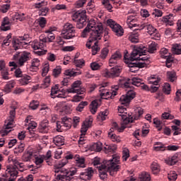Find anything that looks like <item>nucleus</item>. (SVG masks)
<instances>
[{
    "label": "nucleus",
    "mask_w": 181,
    "mask_h": 181,
    "mask_svg": "<svg viewBox=\"0 0 181 181\" xmlns=\"http://www.w3.org/2000/svg\"><path fill=\"white\" fill-rule=\"evenodd\" d=\"M128 158H129V150L124 148L122 151V159L123 160H127Z\"/></svg>",
    "instance_id": "63"
},
{
    "label": "nucleus",
    "mask_w": 181,
    "mask_h": 181,
    "mask_svg": "<svg viewBox=\"0 0 181 181\" xmlns=\"http://www.w3.org/2000/svg\"><path fill=\"white\" fill-rule=\"evenodd\" d=\"M107 24L108 26H110V28H111L112 32H114L116 36H123L124 29L119 24H118V23L115 22L112 19H108L107 21Z\"/></svg>",
    "instance_id": "13"
},
{
    "label": "nucleus",
    "mask_w": 181,
    "mask_h": 181,
    "mask_svg": "<svg viewBox=\"0 0 181 181\" xmlns=\"http://www.w3.org/2000/svg\"><path fill=\"white\" fill-rule=\"evenodd\" d=\"M136 115L133 117L134 119H139V117L144 114V109L139 107L135 110Z\"/></svg>",
    "instance_id": "57"
},
{
    "label": "nucleus",
    "mask_w": 181,
    "mask_h": 181,
    "mask_svg": "<svg viewBox=\"0 0 181 181\" xmlns=\"http://www.w3.org/2000/svg\"><path fill=\"white\" fill-rule=\"evenodd\" d=\"M11 8V4L6 3L5 4H2L0 6V11L2 12V13H6V12H8V11H9Z\"/></svg>",
    "instance_id": "56"
},
{
    "label": "nucleus",
    "mask_w": 181,
    "mask_h": 181,
    "mask_svg": "<svg viewBox=\"0 0 181 181\" xmlns=\"http://www.w3.org/2000/svg\"><path fill=\"white\" fill-rule=\"evenodd\" d=\"M135 91L129 89L127 94L122 95L119 98L120 104H122V105H127V104H129L132 100H134V98H135Z\"/></svg>",
    "instance_id": "15"
},
{
    "label": "nucleus",
    "mask_w": 181,
    "mask_h": 181,
    "mask_svg": "<svg viewBox=\"0 0 181 181\" xmlns=\"http://www.w3.org/2000/svg\"><path fill=\"white\" fill-rule=\"evenodd\" d=\"M126 23L130 29H132V28H136L135 29L136 32H141V30L145 28V25H140L138 23L136 17L133 15L127 16Z\"/></svg>",
    "instance_id": "12"
},
{
    "label": "nucleus",
    "mask_w": 181,
    "mask_h": 181,
    "mask_svg": "<svg viewBox=\"0 0 181 181\" xmlns=\"http://www.w3.org/2000/svg\"><path fill=\"white\" fill-rule=\"evenodd\" d=\"M130 83H132L133 86H136V87H139V86L144 84V81L138 77H134L130 80Z\"/></svg>",
    "instance_id": "45"
},
{
    "label": "nucleus",
    "mask_w": 181,
    "mask_h": 181,
    "mask_svg": "<svg viewBox=\"0 0 181 181\" xmlns=\"http://www.w3.org/2000/svg\"><path fill=\"white\" fill-rule=\"evenodd\" d=\"M103 30V23H95V21L93 19L89 21L86 28L83 30L81 34L82 37H87L90 35L89 42L86 43V47L88 49H91V46H93V44L96 40H100Z\"/></svg>",
    "instance_id": "2"
},
{
    "label": "nucleus",
    "mask_w": 181,
    "mask_h": 181,
    "mask_svg": "<svg viewBox=\"0 0 181 181\" xmlns=\"http://www.w3.org/2000/svg\"><path fill=\"white\" fill-rule=\"evenodd\" d=\"M29 60H30V52L24 51L20 54L17 64L18 67H22L25 66V63L29 62Z\"/></svg>",
    "instance_id": "17"
},
{
    "label": "nucleus",
    "mask_w": 181,
    "mask_h": 181,
    "mask_svg": "<svg viewBox=\"0 0 181 181\" xmlns=\"http://www.w3.org/2000/svg\"><path fill=\"white\" fill-rule=\"evenodd\" d=\"M50 86V76H47L44 78L41 84V88H47Z\"/></svg>",
    "instance_id": "54"
},
{
    "label": "nucleus",
    "mask_w": 181,
    "mask_h": 181,
    "mask_svg": "<svg viewBox=\"0 0 181 181\" xmlns=\"http://www.w3.org/2000/svg\"><path fill=\"white\" fill-rule=\"evenodd\" d=\"M74 63L76 67H83V66H84L85 64L84 59H75L74 61Z\"/></svg>",
    "instance_id": "62"
},
{
    "label": "nucleus",
    "mask_w": 181,
    "mask_h": 181,
    "mask_svg": "<svg viewBox=\"0 0 181 181\" xmlns=\"http://www.w3.org/2000/svg\"><path fill=\"white\" fill-rule=\"evenodd\" d=\"M51 97L52 98H56V97L58 98H64V94H63L62 90H59V85H55L52 87Z\"/></svg>",
    "instance_id": "21"
},
{
    "label": "nucleus",
    "mask_w": 181,
    "mask_h": 181,
    "mask_svg": "<svg viewBox=\"0 0 181 181\" xmlns=\"http://www.w3.org/2000/svg\"><path fill=\"white\" fill-rule=\"evenodd\" d=\"M101 159L98 157L93 158V166H97L99 170V176L100 179L104 180L107 179V172H109L110 176H115L117 175V172L121 169L119 166V156L117 154H114L112 158L109 160H105L102 164Z\"/></svg>",
    "instance_id": "1"
},
{
    "label": "nucleus",
    "mask_w": 181,
    "mask_h": 181,
    "mask_svg": "<svg viewBox=\"0 0 181 181\" xmlns=\"http://www.w3.org/2000/svg\"><path fill=\"white\" fill-rule=\"evenodd\" d=\"M30 43V39L29 35H24L23 37H19L13 42V47L14 50H18L19 49H26L28 45Z\"/></svg>",
    "instance_id": "10"
},
{
    "label": "nucleus",
    "mask_w": 181,
    "mask_h": 181,
    "mask_svg": "<svg viewBox=\"0 0 181 181\" xmlns=\"http://www.w3.org/2000/svg\"><path fill=\"white\" fill-rule=\"evenodd\" d=\"M122 55L120 52L117 51L115 53L112 54L110 59H109V64L110 67H112L114 64H117L118 63V60H121Z\"/></svg>",
    "instance_id": "22"
},
{
    "label": "nucleus",
    "mask_w": 181,
    "mask_h": 181,
    "mask_svg": "<svg viewBox=\"0 0 181 181\" xmlns=\"http://www.w3.org/2000/svg\"><path fill=\"white\" fill-rule=\"evenodd\" d=\"M151 169L153 175H158V173L160 172V166H159V164L156 162H153L151 165Z\"/></svg>",
    "instance_id": "38"
},
{
    "label": "nucleus",
    "mask_w": 181,
    "mask_h": 181,
    "mask_svg": "<svg viewBox=\"0 0 181 181\" xmlns=\"http://www.w3.org/2000/svg\"><path fill=\"white\" fill-rule=\"evenodd\" d=\"M165 144H162L161 142H156L153 145V151L158 152L159 151H165Z\"/></svg>",
    "instance_id": "40"
},
{
    "label": "nucleus",
    "mask_w": 181,
    "mask_h": 181,
    "mask_svg": "<svg viewBox=\"0 0 181 181\" xmlns=\"http://www.w3.org/2000/svg\"><path fill=\"white\" fill-rule=\"evenodd\" d=\"M108 137L112 141V142H121V137H119V136H117L116 134L112 133V132H109Z\"/></svg>",
    "instance_id": "43"
},
{
    "label": "nucleus",
    "mask_w": 181,
    "mask_h": 181,
    "mask_svg": "<svg viewBox=\"0 0 181 181\" xmlns=\"http://www.w3.org/2000/svg\"><path fill=\"white\" fill-rule=\"evenodd\" d=\"M15 87V82L10 81L4 87V91L6 94L11 93V90Z\"/></svg>",
    "instance_id": "46"
},
{
    "label": "nucleus",
    "mask_w": 181,
    "mask_h": 181,
    "mask_svg": "<svg viewBox=\"0 0 181 181\" xmlns=\"http://www.w3.org/2000/svg\"><path fill=\"white\" fill-rule=\"evenodd\" d=\"M53 142L57 146H62V145H64V137L58 135L54 137Z\"/></svg>",
    "instance_id": "32"
},
{
    "label": "nucleus",
    "mask_w": 181,
    "mask_h": 181,
    "mask_svg": "<svg viewBox=\"0 0 181 181\" xmlns=\"http://www.w3.org/2000/svg\"><path fill=\"white\" fill-rule=\"evenodd\" d=\"M108 114H110V111L107 109L105 110L103 112H100L98 115V119L100 121H105L107 118H108Z\"/></svg>",
    "instance_id": "37"
},
{
    "label": "nucleus",
    "mask_w": 181,
    "mask_h": 181,
    "mask_svg": "<svg viewBox=\"0 0 181 181\" xmlns=\"http://www.w3.org/2000/svg\"><path fill=\"white\" fill-rule=\"evenodd\" d=\"M102 5L108 12H112V5L110 3V0H102Z\"/></svg>",
    "instance_id": "47"
},
{
    "label": "nucleus",
    "mask_w": 181,
    "mask_h": 181,
    "mask_svg": "<svg viewBox=\"0 0 181 181\" xmlns=\"http://www.w3.org/2000/svg\"><path fill=\"white\" fill-rule=\"evenodd\" d=\"M177 156H173L165 159V163L172 166L173 165H176V163H177Z\"/></svg>",
    "instance_id": "39"
},
{
    "label": "nucleus",
    "mask_w": 181,
    "mask_h": 181,
    "mask_svg": "<svg viewBox=\"0 0 181 181\" xmlns=\"http://www.w3.org/2000/svg\"><path fill=\"white\" fill-rule=\"evenodd\" d=\"M55 173H59L57 175V179L62 181H70L73 179V176L77 173V169L73 168L70 170L66 168H55Z\"/></svg>",
    "instance_id": "3"
},
{
    "label": "nucleus",
    "mask_w": 181,
    "mask_h": 181,
    "mask_svg": "<svg viewBox=\"0 0 181 181\" xmlns=\"http://www.w3.org/2000/svg\"><path fill=\"white\" fill-rule=\"evenodd\" d=\"M167 77L170 81H175L176 80V72L175 71H169L167 72Z\"/></svg>",
    "instance_id": "52"
},
{
    "label": "nucleus",
    "mask_w": 181,
    "mask_h": 181,
    "mask_svg": "<svg viewBox=\"0 0 181 181\" xmlns=\"http://www.w3.org/2000/svg\"><path fill=\"white\" fill-rule=\"evenodd\" d=\"M90 108L92 114H95V112H97V110H98V103H97V100L91 102Z\"/></svg>",
    "instance_id": "49"
},
{
    "label": "nucleus",
    "mask_w": 181,
    "mask_h": 181,
    "mask_svg": "<svg viewBox=\"0 0 181 181\" xmlns=\"http://www.w3.org/2000/svg\"><path fill=\"white\" fill-rule=\"evenodd\" d=\"M15 110H16V107H13L10 111V116L7 119H6L4 128L2 129L1 131V136H5V135H8V132H11V131H12V128H13V121L15 119V115H16Z\"/></svg>",
    "instance_id": "5"
},
{
    "label": "nucleus",
    "mask_w": 181,
    "mask_h": 181,
    "mask_svg": "<svg viewBox=\"0 0 181 181\" xmlns=\"http://www.w3.org/2000/svg\"><path fill=\"white\" fill-rule=\"evenodd\" d=\"M35 153H33V149L29 148L28 149L22 156V160L23 162H29L33 158Z\"/></svg>",
    "instance_id": "26"
},
{
    "label": "nucleus",
    "mask_w": 181,
    "mask_h": 181,
    "mask_svg": "<svg viewBox=\"0 0 181 181\" xmlns=\"http://www.w3.org/2000/svg\"><path fill=\"white\" fill-rule=\"evenodd\" d=\"M139 59L141 60V62H138L136 63H131V62H129V71L132 73H136V71H139L140 69L146 67V65L151 63L149 61V57H140Z\"/></svg>",
    "instance_id": "7"
},
{
    "label": "nucleus",
    "mask_w": 181,
    "mask_h": 181,
    "mask_svg": "<svg viewBox=\"0 0 181 181\" xmlns=\"http://www.w3.org/2000/svg\"><path fill=\"white\" fill-rule=\"evenodd\" d=\"M69 159H73V155L69 154L66 156L64 159H62L61 161L59 162V163L54 165V169L62 168L64 166H66V165L69 163Z\"/></svg>",
    "instance_id": "24"
},
{
    "label": "nucleus",
    "mask_w": 181,
    "mask_h": 181,
    "mask_svg": "<svg viewBox=\"0 0 181 181\" xmlns=\"http://www.w3.org/2000/svg\"><path fill=\"white\" fill-rule=\"evenodd\" d=\"M62 125L66 129H70L71 128V119L64 117L62 118Z\"/></svg>",
    "instance_id": "35"
},
{
    "label": "nucleus",
    "mask_w": 181,
    "mask_h": 181,
    "mask_svg": "<svg viewBox=\"0 0 181 181\" xmlns=\"http://www.w3.org/2000/svg\"><path fill=\"white\" fill-rule=\"evenodd\" d=\"M124 57L125 63H129V62H134V60L142 62V59H139V53L138 52L136 48H134L133 49L129 57L127 54H125Z\"/></svg>",
    "instance_id": "18"
},
{
    "label": "nucleus",
    "mask_w": 181,
    "mask_h": 181,
    "mask_svg": "<svg viewBox=\"0 0 181 181\" xmlns=\"http://www.w3.org/2000/svg\"><path fill=\"white\" fill-rule=\"evenodd\" d=\"M39 66H40V60L37 58H34L31 61V65L30 66V71H36V70H39Z\"/></svg>",
    "instance_id": "28"
},
{
    "label": "nucleus",
    "mask_w": 181,
    "mask_h": 181,
    "mask_svg": "<svg viewBox=\"0 0 181 181\" xmlns=\"http://www.w3.org/2000/svg\"><path fill=\"white\" fill-rule=\"evenodd\" d=\"M87 11L86 10H79L73 15V21L77 22L76 28L83 29L86 25V19H87Z\"/></svg>",
    "instance_id": "8"
},
{
    "label": "nucleus",
    "mask_w": 181,
    "mask_h": 181,
    "mask_svg": "<svg viewBox=\"0 0 181 181\" xmlns=\"http://www.w3.org/2000/svg\"><path fill=\"white\" fill-rule=\"evenodd\" d=\"M67 92L76 94H84V93H86V88L81 87V81H76L73 83L71 87L67 89Z\"/></svg>",
    "instance_id": "14"
},
{
    "label": "nucleus",
    "mask_w": 181,
    "mask_h": 181,
    "mask_svg": "<svg viewBox=\"0 0 181 181\" xmlns=\"http://www.w3.org/2000/svg\"><path fill=\"white\" fill-rule=\"evenodd\" d=\"M162 22L166 25V26H173L175 23V16L173 14H169L162 18Z\"/></svg>",
    "instance_id": "23"
},
{
    "label": "nucleus",
    "mask_w": 181,
    "mask_h": 181,
    "mask_svg": "<svg viewBox=\"0 0 181 181\" xmlns=\"http://www.w3.org/2000/svg\"><path fill=\"white\" fill-rule=\"evenodd\" d=\"M128 39L132 43H138L139 42V31L134 30L128 34Z\"/></svg>",
    "instance_id": "25"
},
{
    "label": "nucleus",
    "mask_w": 181,
    "mask_h": 181,
    "mask_svg": "<svg viewBox=\"0 0 181 181\" xmlns=\"http://www.w3.org/2000/svg\"><path fill=\"white\" fill-rule=\"evenodd\" d=\"M136 50L139 52V57H148L145 54L146 53V47L145 46L141 45L136 48Z\"/></svg>",
    "instance_id": "44"
},
{
    "label": "nucleus",
    "mask_w": 181,
    "mask_h": 181,
    "mask_svg": "<svg viewBox=\"0 0 181 181\" xmlns=\"http://www.w3.org/2000/svg\"><path fill=\"white\" fill-rule=\"evenodd\" d=\"M17 21H19L20 22H22V21H25V13H16L12 16L11 22H16Z\"/></svg>",
    "instance_id": "33"
},
{
    "label": "nucleus",
    "mask_w": 181,
    "mask_h": 181,
    "mask_svg": "<svg viewBox=\"0 0 181 181\" xmlns=\"http://www.w3.org/2000/svg\"><path fill=\"white\" fill-rule=\"evenodd\" d=\"M66 8L67 7L64 4H57L51 7V12H54L55 11H62Z\"/></svg>",
    "instance_id": "48"
},
{
    "label": "nucleus",
    "mask_w": 181,
    "mask_h": 181,
    "mask_svg": "<svg viewBox=\"0 0 181 181\" xmlns=\"http://www.w3.org/2000/svg\"><path fill=\"white\" fill-rule=\"evenodd\" d=\"M146 30L147 33L151 36V35H153L157 30L152 25L148 24L146 25Z\"/></svg>",
    "instance_id": "59"
},
{
    "label": "nucleus",
    "mask_w": 181,
    "mask_h": 181,
    "mask_svg": "<svg viewBox=\"0 0 181 181\" xmlns=\"http://www.w3.org/2000/svg\"><path fill=\"white\" fill-rule=\"evenodd\" d=\"M62 74V66H56L52 71V75L55 78H57Z\"/></svg>",
    "instance_id": "51"
},
{
    "label": "nucleus",
    "mask_w": 181,
    "mask_h": 181,
    "mask_svg": "<svg viewBox=\"0 0 181 181\" xmlns=\"http://www.w3.org/2000/svg\"><path fill=\"white\" fill-rule=\"evenodd\" d=\"M64 74L68 76L69 77H76V76H80L81 74V71H75L73 69L65 70Z\"/></svg>",
    "instance_id": "36"
},
{
    "label": "nucleus",
    "mask_w": 181,
    "mask_h": 181,
    "mask_svg": "<svg viewBox=\"0 0 181 181\" xmlns=\"http://www.w3.org/2000/svg\"><path fill=\"white\" fill-rule=\"evenodd\" d=\"M118 115L119 117H121L122 119V123L124 124V125H128L129 122H134V117L128 114V112L127 111V108L122 106H119Z\"/></svg>",
    "instance_id": "11"
},
{
    "label": "nucleus",
    "mask_w": 181,
    "mask_h": 181,
    "mask_svg": "<svg viewBox=\"0 0 181 181\" xmlns=\"http://www.w3.org/2000/svg\"><path fill=\"white\" fill-rule=\"evenodd\" d=\"M99 93L103 100H108V98H111L112 95L115 97L117 95V91H110L108 89L105 88V86H102L99 88Z\"/></svg>",
    "instance_id": "16"
},
{
    "label": "nucleus",
    "mask_w": 181,
    "mask_h": 181,
    "mask_svg": "<svg viewBox=\"0 0 181 181\" xmlns=\"http://www.w3.org/2000/svg\"><path fill=\"white\" fill-rule=\"evenodd\" d=\"M12 163L13 165L6 166V174L12 177H16L18 176V170H20V172H23V167L25 165L23 163H19L16 158H14Z\"/></svg>",
    "instance_id": "4"
},
{
    "label": "nucleus",
    "mask_w": 181,
    "mask_h": 181,
    "mask_svg": "<svg viewBox=\"0 0 181 181\" xmlns=\"http://www.w3.org/2000/svg\"><path fill=\"white\" fill-rule=\"evenodd\" d=\"M168 178L170 181H175L177 179V174L175 171H170L168 175Z\"/></svg>",
    "instance_id": "60"
},
{
    "label": "nucleus",
    "mask_w": 181,
    "mask_h": 181,
    "mask_svg": "<svg viewBox=\"0 0 181 181\" xmlns=\"http://www.w3.org/2000/svg\"><path fill=\"white\" fill-rule=\"evenodd\" d=\"M139 177L141 181H151V175L146 172L141 173Z\"/></svg>",
    "instance_id": "50"
},
{
    "label": "nucleus",
    "mask_w": 181,
    "mask_h": 181,
    "mask_svg": "<svg viewBox=\"0 0 181 181\" xmlns=\"http://www.w3.org/2000/svg\"><path fill=\"white\" fill-rule=\"evenodd\" d=\"M33 158L35 160V163L37 165H42L45 160V156L44 155H40L39 153H35L33 155Z\"/></svg>",
    "instance_id": "30"
},
{
    "label": "nucleus",
    "mask_w": 181,
    "mask_h": 181,
    "mask_svg": "<svg viewBox=\"0 0 181 181\" xmlns=\"http://www.w3.org/2000/svg\"><path fill=\"white\" fill-rule=\"evenodd\" d=\"M92 54L95 56L97 53L100 51V48L98 47V41H95L93 42V45H92Z\"/></svg>",
    "instance_id": "53"
},
{
    "label": "nucleus",
    "mask_w": 181,
    "mask_h": 181,
    "mask_svg": "<svg viewBox=\"0 0 181 181\" xmlns=\"http://www.w3.org/2000/svg\"><path fill=\"white\" fill-rule=\"evenodd\" d=\"M90 151H94L95 152H100L103 149V143L98 141L92 144L89 147Z\"/></svg>",
    "instance_id": "29"
},
{
    "label": "nucleus",
    "mask_w": 181,
    "mask_h": 181,
    "mask_svg": "<svg viewBox=\"0 0 181 181\" xmlns=\"http://www.w3.org/2000/svg\"><path fill=\"white\" fill-rule=\"evenodd\" d=\"M61 35L64 39L67 40L76 37V27L70 23H65Z\"/></svg>",
    "instance_id": "9"
},
{
    "label": "nucleus",
    "mask_w": 181,
    "mask_h": 181,
    "mask_svg": "<svg viewBox=\"0 0 181 181\" xmlns=\"http://www.w3.org/2000/svg\"><path fill=\"white\" fill-rule=\"evenodd\" d=\"M86 105H88V102H87V101L81 102L78 104V107H76V111L81 112V111H83V109L84 108V107H86Z\"/></svg>",
    "instance_id": "58"
},
{
    "label": "nucleus",
    "mask_w": 181,
    "mask_h": 181,
    "mask_svg": "<svg viewBox=\"0 0 181 181\" xmlns=\"http://www.w3.org/2000/svg\"><path fill=\"white\" fill-rule=\"evenodd\" d=\"M171 50L174 54H181V43L173 45Z\"/></svg>",
    "instance_id": "41"
},
{
    "label": "nucleus",
    "mask_w": 181,
    "mask_h": 181,
    "mask_svg": "<svg viewBox=\"0 0 181 181\" xmlns=\"http://www.w3.org/2000/svg\"><path fill=\"white\" fill-rule=\"evenodd\" d=\"M49 9L47 7L41 8L39 10L38 15H40V16H47L49 13Z\"/></svg>",
    "instance_id": "55"
},
{
    "label": "nucleus",
    "mask_w": 181,
    "mask_h": 181,
    "mask_svg": "<svg viewBox=\"0 0 181 181\" xmlns=\"http://www.w3.org/2000/svg\"><path fill=\"white\" fill-rule=\"evenodd\" d=\"M74 160L76 162V166H78V168H86V160L83 157H81L79 155H76L74 156Z\"/></svg>",
    "instance_id": "27"
},
{
    "label": "nucleus",
    "mask_w": 181,
    "mask_h": 181,
    "mask_svg": "<svg viewBox=\"0 0 181 181\" xmlns=\"http://www.w3.org/2000/svg\"><path fill=\"white\" fill-rule=\"evenodd\" d=\"M46 43H47V38L45 35H40V40H34L31 46L34 50H40L37 52L38 56H43V54H46V51H43L42 49L46 46Z\"/></svg>",
    "instance_id": "6"
},
{
    "label": "nucleus",
    "mask_w": 181,
    "mask_h": 181,
    "mask_svg": "<svg viewBox=\"0 0 181 181\" xmlns=\"http://www.w3.org/2000/svg\"><path fill=\"white\" fill-rule=\"evenodd\" d=\"M156 50V42H151L148 45V53H153Z\"/></svg>",
    "instance_id": "64"
},
{
    "label": "nucleus",
    "mask_w": 181,
    "mask_h": 181,
    "mask_svg": "<svg viewBox=\"0 0 181 181\" xmlns=\"http://www.w3.org/2000/svg\"><path fill=\"white\" fill-rule=\"evenodd\" d=\"M84 98V94H78L74 95L71 100L72 103H78Z\"/></svg>",
    "instance_id": "61"
},
{
    "label": "nucleus",
    "mask_w": 181,
    "mask_h": 181,
    "mask_svg": "<svg viewBox=\"0 0 181 181\" xmlns=\"http://www.w3.org/2000/svg\"><path fill=\"white\" fill-rule=\"evenodd\" d=\"M93 174L94 170H93V168H88L84 172L80 173L79 177L81 180H90Z\"/></svg>",
    "instance_id": "20"
},
{
    "label": "nucleus",
    "mask_w": 181,
    "mask_h": 181,
    "mask_svg": "<svg viewBox=\"0 0 181 181\" xmlns=\"http://www.w3.org/2000/svg\"><path fill=\"white\" fill-rule=\"evenodd\" d=\"M123 124L122 125L121 128L118 127V124H117V122H113L112 124V128L110 130V132H114V131H118L119 132H122V131H124V129H125V128H127V124H124V123H122Z\"/></svg>",
    "instance_id": "31"
},
{
    "label": "nucleus",
    "mask_w": 181,
    "mask_h": 181,
    "mask_svg": "<svg viewBox=\"0 0 181 181\" xmlns=\"http://www.w3.org/2000/svg\"><path fill=\"white\" fill-rule=\"evenodd\" d=\"M30 80H32V77H30V76L23 75L19 80V83L21 86H28V84L30 83Z\"/></svg>",
    "instance_id": "34"
},
{
    "label": "nucleus",
    "mask_w": 181,
    "mask_h": 181,
    "mask_svg": "<svg viewBox=\"0 0 181 181\" xmlns=\"http://www.w3.org/2000/svg\"><path fill=\"white\" fill-rule=\"evenodd\" d=\"M160 56L162 59H168V57H172V55H170L169 51L166 48H162L160 49Z\"/></svg>",
    "instance_id": "42"
},
{
    "label": "nucleus",
    "mask_w": 181,
    "mask_h": 181,
    "mask_svg": "<svg viewBox=\"0 0 181 181\" xmlns=\"http://www.w3.org/2000/svg\"><path fill=\"white\" fill-rule=\"evenodd\" d=\"M121 73V69L118 66H115L110 69V71L105 70L103 73L104 77L112 78L118 77Z\"/></svg>",
    "instance_id": "19"
}]
</instances>
